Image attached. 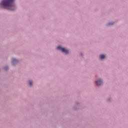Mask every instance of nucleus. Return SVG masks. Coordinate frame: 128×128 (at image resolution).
Returning <instances> with one entry per match:
<instances>
[{"label": "nucleus", "mask_w": 128, "mask_h": 128, "mask_svg": "<svg viewBox=\"0 0 128 128\" xmlns=\"http://www.w3.org/2000/svg\"><path fill=\"white\" fill-rule=\"evenodd\" d=\"M112 24H112V23H108V26H112Z\"/></svg>", "instance_id": "0eeeda50"}, {"label": "nucleus", "mask_w": 128, "mask_h": 128, "mask_svg": "<svg viewBox=\"0 0 128 128\" xmlns=\"http://www.w3.org/2000/svg\"><path fill=\"white\" fill-rule=\"evenodd\" d=\"M96 86H100L102 84V81L100 80H98L97 81H96Z\"/></svg>", "instance_id": "7ed1b4c3"}, {"label": "nucleus", "mask_w": 128, "mask_h": 128, "mask_svg": "<svg viewBox=\"0 0 128 128\" xmlns=\"http://www.w3.org/2000/svg\"><path fill=\"white\" fill-rule=\"evenodd\" d=\"M29 84L30 86H32V82L29 81Z\"/></svg>", "instance_id": "423d86ee"}, {"label": "nucleus", "mask_w": 128, "mask_h": 128, "mask_svg": "<svg viewBox=\"0 0 128 128\" xmlns=\"http://www.w3.org/2000/svg\"><path fill=\"white\" fill-rule=\"evenodd\" d=\"M18 60L16 59V58H12V64H16V62H18Z\"/></svg>", "instance_id": "20e7f679"}, {"label": "nucleus", "mask_w": 128, "mask_h": 128, "mask_svg": "<svg viewBox=\"0 0 128 128\" xmlns=\"http://www.w3.org/2000/svg\"><path fill=\"white\" fill-rule=\"evenodd\" d=\"M57 48L58 50H61L62 52H64V54H68V50L64 48H62L60 46H58Z\"/></svg>", "instance_id": "f03ea898"}, {"label": "nucleus", "mask_w": 128, "mask_h": 128, "mask_svg": "<svg viewBox=\"0 0 128 128\" xmlns=\"http://www.w3.org/2000/svg\"><path fill=\"white\" fill-rule=\"evenodd\" d=\"M14 2V0H3L0 4V6H2L3 8L14 10L13 8H16Z\"/></svg>", "instance_id": "f257e3e1"}, {"label": "nucleus", "mask_w": 128, "mask_h": 128, "mask_svg": "<svg viewBox=\"0 0 128 128\" xmlns=\"http://www.w3.org/2000/svg\"><path fill=\"white\" fill-rule=\"evenodd\" d=\"M100 60H104V58H106V56H104V54H101V55H100Z\"/></svg>", "instance_id": "39448f33"}, {"label": "nucleus", "mask_w": 128, "mask_h": 128, "mask_svg": "<svg viewBox=\"0 0 128 128\" xmlns=\"http://www.w3.org/2000/svg\"><path fill=\"white\" fill-rule=\"evenodd\" d=\"M4 70H8V67H6V68H4Z\"/></svg>", "instance_id": "6e6552de"}]
</instances>
